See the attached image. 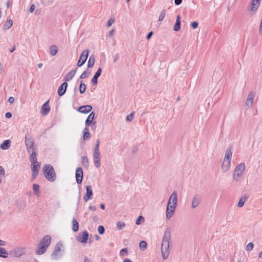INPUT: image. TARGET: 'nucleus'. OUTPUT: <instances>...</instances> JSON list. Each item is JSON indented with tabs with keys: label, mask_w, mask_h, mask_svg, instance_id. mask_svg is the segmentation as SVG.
I'll return each instance as SVG.
<instances>
[{
	"label": "nucleus",
	"mask_w": 262,
	"mask_h": 262,
	"mask_svg": "<svg viewBox=\"0 0 262 262\" xmlns=\"http://www.w3.org/2000/svg\"><path fill=\"white\" fill-rule=\"evenodd\" d=\"M152 34L153 32L152 31L149 32L146 36V39L148 40L152 36Z\"/></svg>",
	"instance_id": "nucleus-56"
},
{
	"label": "nucleus",
	"mask_w": 262,
	"mask_h": 262,
	"mask_svg": "<svg viewBox=\"0 0 262 262\" xmlns=\"http://www.w3.org/2000/svg\"><path fill=\"white\" fill-rule=\"evenodd\" d=\"M253 100L247 99L246 101V105L248 108H250V107H252V106L253 105Z\"/></svg>",
	"instance_id": "nucleus-40"
},
{
	"label": "nucleus",
	"mask_w": 262,
	"mask_h": 262,
	"mask_svg": "<svg viewBox=\"0 0 262 262\" xmlns=\"http://www.w3.org/2000/svg\"><path fill=\"white\" fill-rule=\"evenodd\" d=\"M114 33V30L113 29L112 30L110 31L109 33H108V35L112 36V35H113Z\"/></svg>",
	"instance_id": "nucleus-63"
},
{
	"label": "nucleus",
	"mask_w": 262,
	"mask_h": 262,
	"mask_svg": "<svg viewBox=\"0 0 262 262\" xmlns=\"http://www.w3.org/2000/svg\"><path fill=\"white\" fill-rule=\"evenodd\" d=\"M58 52L57 47L55 45H52L50 48V54L52 56L55 55Z\"/></svg>",
	"instance_id": "nucleus-31"
},
{
	"label": "nucleus",
	"mask_w": 262,
	"mask_h": 262,
	"mask_svg": "<svg viewBox=\"0 0 262 262\" xmlns=\"http://www.w3.org/2000/svg\"><path fill=\"white\" fill-rule=\"evenodd\" d=\"M99 144H100V141L99 139L97 140H96V145H95V147L94 148V150L95 151H100L99 150Z\"/></svg>",
	"instance_id": "nucleus-46"
},
{
	"label": "nucleus",
	"mask_w": 262,
	"mask_h": 262,
	"mask_svg": "<svg viewBox=\"0 0 262 262\" xmlns=\"http://www.w3.org/2000/svg\"><path fill=\"white\" fill-rule=\"evenodd\" d=\"M261 0H252L250 10L255 13L258 8Z\"/></svg>",
	"instance_id": "nucleus-20"
},
{
	"label": "nucleus",
	"mask_w": 262,
	"mask_h": 262,
	"mask_svg": "<svg viewBox=\"0 0 262 262\" xmlns=\"http://www.w3.org/2000/svg\"><path fill=\"white\" fill-rule=\"evenodd\" d=\"M94 117L95 113L91 112L85 120V125L86 126H89L92 124Z\"/></svg>",
	"instance_id": "nucleus-23"
},
{
	"label": "nucleus",
	"mask_w": 262,
	"mask_h": 262,
	"mask_svg": "<svg viewBox=\"0 0 262 262\" xmlns=\"http://www.w3.org/2000/svg\"><path fill=\"white\" fill-rule=\"evenodd\" d=\"M64 252V247L60 242L57 243L51 255V258L53 260H57L61 258Z\"/></svg>",
	"instance_id": "nucleus-6"
},
{
	"label": "nucleus",
	"mask_w": 262,
	"mask_h": 262,
	"mask_svg": "<svg viewBox=\"0 0 262 262\" xmlns=\"http://www.w3.org/2000/svg\"><path fill=\"white\" fill-rule=\"evenodd\" d=\"M98 78L97 77L95 76H93V78L92 79V83L94 85H96L98 83Z\"/></svg>",
	"instance_id": "nucleus-50"
},
{
	"label": "nucleus",
	"mask_w": 262,
	"mask_h": 262,
	"mask_svg": "<svg viewBox=\"0 0 262 262\" xmlns=\"http://www.w3.org/2000/svg\"><path fill=\"white\" fill-rule=\"evenodd\" d=\"M5 169L2 166H0V177H4V176H5Z\"/></svg>",
	"instance_id": "nucleus-49"
},
{
	"label": "nucleus",
	"mask_w": 262,
	"mask_h": 262,
	"mask_svg": "<svg viewBox=\"0 0 262 262\" xmlns=\"http://www.w3.org/2000/svg\"><path fill=\"white\" fill-rule=\"evenodd\" d=\"M127 249L126 248H123L121 250L120 252V254L121 256H124L125 255H126L127 254Z\"/></svg>",
	"instance_id": "nucleus-47"
},
{
	"label": "nucleus",
	"mask_w": 262,
	"mask_h": 262,
	"mask_svg": "<svg viewBox=\"0 0 262 262\" xmlns=\"http://www.w3.org/2000/svg\"><path fill=\"white\" fill-rule=\"evenodd\" d=\"M123 262H132V261L129 259H124Z\"/></svg>",
	"instance_id": "nucleus-64"
},
{
	"label": "nucleus",
	"mask_w": 262,
	"mask_h": 262,
	"mask_svg": "<svg viewBox=\"0 0 262 262\" xmlns=\"http://www.w3.org/2000/svg\"><path fill=\"white\" fill-rule=\"evenodd\" d=\"M9 253L8 251L3 247H0V257L3 258L8 257Z\"/></svg>",
	"instance_id": "nucleus-30"
},
{
	"label": "nucleus",
	"mask_w": 262,
	"mask_h": 262,
	"mask_svg": "<svg viewBox=\"0 0 262 262\" xmlns=\"http://www.w3.org/2000/svg\"><path fill=\"white\" fill-rule=\"evenodd\" d=\"M25 249L24 247H19L13 249L10 253L15 257H20L24 254Z\"/></svg>",
	"instance_id": "nucleus-8"
},
{
	"label": "nucleus",
	"mask_w": 262,
	"mask_h": 262,
	"mask_svg": "<svg viewBox=\"0 0 262 262\" xmlns=\"http://www.w3.org/2000/svg\"><path fill=\"white\" fill-rule=\"evenodd\" d=\"M89 238V233L87 231L85 230L82 233H80L77 236V240L78 242L82 244H85L87 242Z\"/></svg>",
	"instance_id": "nucleus-12"
},
{
	"label": "nucleus",
	"mask_w": 262,
	"mask_h": 262,
	"mask_svg": "<svg viewBox=\"0 0 262 262\" xmlns=\"http://www.w3.org/2000/svg\"><path fill=\"white\" fill-rule=\"evenodd\" d=\"M255 94L253 92H250L248 95L247 99L253 100Z\"/></svg>",
	"instance_id": "nucleus-48"
},
{
	"label": "nucleus",
	"mask_w": 262,
	"mask_h": 262,
	"mask_svg": "<svg viewBox=\"0 0 262 262\" xmlns=\"http://www.w3.org/2000/svg\"><path fill=\"white\" fill-rule=\"evenodd\" d=\"M259 33L260 35H262V17L260 19V26L259 28Z\"/></svg>",
	"instance_id": "nucleus-54"
},
{
	"label": "nucleus",
	"mask_w": 262,
	"mask_h": 262,
	"mask_svg": "<svg viewBox=\"0 0 262 262\" xmlns=\"http://www.w3.org/2000/svg\"><path fill=\"white\" fill-rule=\"evenodd\" d=\"M89 53L88 50H85L82 52L77 64L78 67H81L85 63L88 57Z\"/></svg>",
	"instance_id": "nucleus-7"
},
{
	"label": "nucleus",
	"mask_w": 262,
	"mask_h": 262,
	"mask_svg": "<svg viewBox=\"0 0 262 262\" xmlns=\"http://www.w3.org/2000/svg\"><path fill=\"white\" fill-rule=\"evenodd\" d=\"M82 165L86 168H88L89 166V162L86 156H82L81 157Z\"/></svg>",
	"instance_id": "nucleus-32"
},
{
	"label": "nucleus",
	"mask_w": 262,
	"mask_h": 262,
	"mask_svg": "<svg viewBox=\"0 0 262 262\" xmlns=\"http://www.w3.org/2000/svg\"><path fill=\"white\" fill-rule=\"evenodd\" d=\"M35 8V5L34 4L31 5L30 6V8L29 9L30 12L32 13L34 11Z\"/></svg>",
	"instance_id": "nucleus-55"
},
{
	"label": "nucleus",
	"mask_w": 262,
	"mask_h": 262,
	"mask_svg": "<svg viewBox=\"0 0 262 262\" xmlns=\"http://www.w3.org/2000/svg\"><path fill=\"white\" fill-rule=\"evenodd\" d=\"M125 226V224L124 222H118L117 223L116 228L118 230H121Z\"/></svg>",
	"instance_id": "nucleus-37"
},
{
	"label": "nucleus",
	"mask_w": 262,
	"mask_h": 262,
	"mask_svg": "<svg viewBox=\"0 0 262 262\" xmlns=\"http://www.w3.org/2000/svg\"><path fill=\"white\" fill-rule=\"evenodd\" d=\"M245 164L244 163L238 164L233 172V180L236 182H240L245 173Z\"/></svg>",
	"instance_id": "nucleus-3"
},
{
	"label": "nucleus",
	"mask_w": 262,
	"mask_h": 262,
	"mask_svg": "<svg viewBox=\"0 0 262 262\" xmlns=\"http://www.w3.org/2000/svg\"><path fill=\"white\" fill-rule=\"evenodd\" d=\"M86 90V85L83 83V81H81L80 83V85L79 87V91L80 94H83L85 92Z\"/></svg>",
	"instance_id": "nucleus-34"
},
{
	"label": "nucleus",
	"mask_w": 262,
	"mask_h": 262,
	"mask_svg": "<svg viewBox=\"0 0 262 262\" xmlns=\"http://www.w3.org/2000/svg\"><path fill=\"white\" fill-rule=\"evenodd\" d=\"M181 27V16L180 15H178L177 16V19L176 24L173 27V30L174 31H178L180 30Z\"/></svg>",
	"instance_id": "nucleus-25"
},
{
	"label": "nucleus",
	"mask_w": 262,
	"mask_h": 262,
	"mask_svg": "<svg viewBox=\"0 0 262 262\" xmlns=\"http://www.w3.org/2000/svg\"><path fill=\"white\" fill-rule=\"evenodd\" d=\"M90 74H91L90 72L85 71L81 74V75L80 76V78H81V79L86 78L90 75Z\"/></svg>",
	"instance_id": "nucleus-38"
},
{
	"label": "nucleus",
	"mask_w": 262,
	"mask_h": 262,
	"mask_svg": "<svg viewBox=\"0 0 262 262\" xmlns=\"http://www.w3.org/2000/svg\"><path fill=\"white\" fill-rule=\"evenodd\" d=\"M102 71V69L101 68H99L97 70V72L95 73L94 76L98 78L101 75Z\"/></svg>",
	"instance_id": "nucleus-45"
},
{
	"label": "nucleus",
	"mask_w": 262,
	"mask_h": 262,
	"mask_svg": "<svg viewBox=\"0 0 262 262\" xmlns=\"http://www.w3.org/2000/svg\"><path fill=\"white\" fill-rule=\"evenodd\" d=\"M68 87V83L66 82H63L58 89V95L59 96H63L66 92Z\"/></svg>",
	"instance_id": "nucleus-18"
},
{
	"label": "nucleus",
	"mask_w": 262,
	"mask_h": 262,
	"mask_svg": "<svg viewBox=\"0 0 262 262\" xmlns=\"http://www.w3.org/2000/svg\"><path fill=\"white\" fill-rule=\"evenodd\" d=\"M139 247L141 250H144L147 248V243L144 241H142L139 243Z\"/></svg>",
	"instance_id": "nucleus-36"
},
{
	"label": "nucleus",
	"mask_w": 262,
	"mask_h": 262,
	"mask_svg": "<svg viewBox=\"0 0 262 262\" xmlns=\"http://www.w3.org/2000/svg\"><path fill=\"white\" fill-rule=\"evenodd\" d=\"M79 229V225L76 219H73L72 220V230L74 232H76Z\"/></svg>",
	"instance_id": "nucleus-33"
},
{
	"label": "nucleus",
	"mask_w": 262,
	"mask_h": 262,
	"mask_svg": "<svg viewBox=\"0 0 262 262\" xmlns=\"http://www.w3.org/2000/svg\"><path fill=\"white\" fill-rule=\"evenodd\" d=\"M178 196L177 193L176 191H174L170 196L167 205L171 206V204H172V206L176 207L177 205Z\"/></svg>",
	"instance_id": "nucleus-14"
},
{
	"label": "nucleus",
	"mask_w": 262,
	"mask_h": 262,
	"mask_svg": "<svg viewBox=\"0 0 262 262\" xmlns=\"http://www.w3.org/2000/svg\"><path fill=\"white\" fill-rule=\"evenodd\" d=\"M92 106L90 105H86L80 106L78 109V111L82 114H86L91 111Z\"/></svg>",
	"instance_id": "nucleus-19"
},
{
	"label": "nucleus",
	"mask_w": 262,
	"mask_h": 262,
	"mask_svg": "<svg viewBox=\"0 0 262 262\" xmlns=\"http://www.w3.org/2000/svg\"><path fill=\"white\" fill-rule=\"evenodd\" d=\"M254 244L252 243H249L246 246V249L247 251H251L253 249Z\"/></svg>",
	"instance_id": "nucleus-43"
},
{
	"label": "nucleus",
	"mask_w": 262,
	"mask_h": 262,
	"mask_svg": "<svg viewBox=\"0 0 262 262\" xmlns=\"http://www.w3.org/2000/svg\"><path fill=\"white\" fill-rule=\"evenodd\" d=\"M49 101L48 100L41 106V112L43 115H47L50 111V108L49 105Z\"/></svg>",
	"instance_id": "nucleus-22"
},
{
	"label": "nucleus",
	"mask_w": 262,
	"mask_h": 262,
	"mask_svg": "<svg viewBox=\"0 0 262 262\" xmlns=\"http://www.w3.org/2000/svg\"><path fill=\"white\" fill-rule=\"evenodd\" d=\"M86 188V193L83 196V200L85 202H88L89 200L92 198L93 195V191L92 189V187L90 185L86 186L85 187Z\"/></svg>",
	"instance_id": "nucleus-15"
},
{
	"label": "nucleus",
	"mask_w": 262,
	"mask_h": 262,
	"mask_svg": "<svg viewBox=\"0 0 262 262\" xmlns=\"http://www.w3.org/2000/svg\"><path fill=\"white\" fill-rule=\"evenodd\" d=\"M201 202V196L199 194H195L193 196L191 203V207L192 209H194L199 206Z\"/></svg>",
	"instance_id": "nucleus-9"
},
{
	"label": "nucleus",
	"mask_w": 262,
	"mask_h": 262,
	"mask_svg": "<svg viewBox=\"0 0 262 262\" xmlns=\"http://www.w3.org/2000/svg\"><path fill=\"white\" fill-rule=\"evenodd\" d=\"M232 151L231 148H227L225 154V157L222 165V170L223 172H226L230 168Z\"/></svg>",
	"instance_id": "nucleus-4"
},
{
	"label": "nucleus",
	"mask_w": 262,
	"mask_h": 262,
	"mask_svg": "<svg viewBox=\"0 0 262 262\" xmlns=\"http://www.w3.org/2000/svg\"><path fill=\"white\" fill-rule=\"evenodd\" d=\"M98 231L100 234H102L104 233L105 229L104 227L102 225L98 226Z\"/></svg>",
	"instance_id": "nucleus-42"
},
{
	"label": "nucleus",
	"mask_w": 262,
	"mask_h": 262,
	"mask_svg": "<svg viewBox=\"0 0 262 262\" xmlns=\"http://www.w3.org/2000/svg\"><path fill=\"white\" fill-rule=\"evenodd\" d=\"M144 221V219L143 216L140 215L138 216V219L136 221V224L138 225H140L141 222H143Z\"/></svg>",
	"instance_id": "nucleus-39"
},
{
	"label": "nucleus",
	"mask_w": 262,
	"mask_h": 262,
	"mask_svg": "<svg viewBox=\"0 0 262 262\" xmlns=\"http://www.w3.org/2000/svg\"><path fill=\"white\" fill-rule=\"evenodd\" d=\"M93 161L95 166L97 168L100 167L101 165L100 162V151L94 150L93 154Z\"/></svg>",
	"instance_id": "nucleus-10"
},
{
	"label": "nucleus",
	"mask_w": 262,
	"mask_h": 262,
	"mask_svg": "<svg viewBox=\"0 0 262 262\" xmlns=\"http://www.w3.org/2000/svg\"><path fill=\"white\" fill-rule=\"evenodd\" d=\"M165 13H166V12H165V10H163L161 12V13L159 17V21H162L163 20V19H164V18L165 16Z\"/></svg>",
	"instance_id": "nucleus-41"
},
{
	"label": "nucleus",
	"mask_w": 262,
	"mask_h": 262,
	"mask_svg": "<svg viewBox=\"0 0 262 262\" xmlns=\"http://www.w3.org/2000/svg\"><path fill=\"white\" fill-rule=\"evenodd\" d=\"M115 21V19L114 18L110 19L107 23L106 26L110 27L113 23Z\"/></svg>",
	"instance_id": "nucleus-53"
},
{
	"label": "nucleus",
	"mask_w": 262,
	"mask_h": 262,
	"mask_svg": "<svg viewBox=\"0 0 262 262\" xmlns=\"http://www.w3.org/2000/svg\"><path fill=\"white\" fill-rule=\"evenodd\" d=\"M5 116H6V118H9L11 117L12 114L10 112H7V113H6Z\"/></svg>",
	"instance_id": "nucleus-59"
},
{
	"label": "nucleus",
	"mask_w": 262,
	"mask_h": 262,
	"mask_svg": "<svg viewBox=\"0 0 262 262\" xmlns=\"http://www.w3.org/2000/svg\"><path fill=\"white\" fill-rule=\"evenodd\" d=\"M76 182L78 184H80L82 183L83 177V172L81 167H78L76 170L75 173Z\"/></svg>",
	"instance_id": "nucleus-13"
},
{
	"label": "nucleus",
	"mask_w": 262,
	"mask_h": 262,
	"mask_svg": "<svg viewBox=\"0 0 262 262\" xmlns=\"http://www.w3.org/2000/svg\"><path fill=\"white\" fill-rule=\"evenodd\" d=\"M25 145L27 148V151L30 153L32 151L35 150L34 142L33 139L31 138H27L25 139Z\"/></svg>",
	"instance_id": "nucleus-11"
},
{
	"label": "nucleus",
	"mask_w": 262,
	"mask_h": 262,
	"mask_svg": "<svg viewBox=\"0 0 262 262\" xmlns=\"http://www.w3.org/2000/svg\"><path fill=\"white\" fill-rule=\"evenodd\" d=\"M89 209L91 210L95 211L96 210V207L95 206H90Z\"/></svg>",
	"instance_id": "nucleus-60"
},
{
	"label": "nucleus",
	"mask_w": 262,
	"mask_h": 262,
	"mask_svg": "<svg viewBox=\"0 0 262 262\" xmlns=\"http://www.w3.org/2000/svg\"><path fill=\"white\" fill-rule=\"evenodd\" d=\"M182 2V0H174V4L176 5H180Z\"/></svg>",
	"instance_id": "nucleus-58"
},
{
	"label": "nucleus",
	"mask_w": 262,
	"mask_h": 262,
	"mask_svg": "<svg viewBox=\"0 0 262 262\" xmlns=\"http://www.w3.org/2000/svg\"><path fill=\"white\" fill-rule=\"evenodd\" d=\"M134 112H132L129 115H127L126 117V120L127 121H131L134 118Z\"/></svg>",
	"instance_id": "nucleus-44"
},
{
	"label": "nucleus",
	"mask_w": 262,
	"mask_h": 262,
	"mask_svg": "<svg viewBox=\"0 0 262 262\" xmlns=\"http://www.w3.org/2000/svg\"><path fill=\"white\" fill-rule=\"evenodd\" d=\"M8 102L10 104L13 103V102H14V98L13 97H9V98L8 99Z\"/></svg>",
	"instance_id": "nucleus-57"
},
{
	"label": "nucleus",
	"mask_w": 262,
	"mask_h": 262,
	"mask_svg": "<svg viewBox=\"0 0 262 262\" xmlns=\"http://www.w3.org/2000/svg\"><path fill=\"white\" fill-rule=\"evenodd\" d=\"M84 262H92L89 258L85 257L84 259Z\"/></svg>",
	"instance_id": "nucleus-62"
},
{
	"label": "nucleus",
	"mask_w": 262,
	"mask_h": 262,
	"mask_svg": "<svg viewBox=\"0 0 262 262\" xmlns=\"http://www.w3.org/2000/svg\"><path fill=\"white\" fill-rule=\"evenodd\" d=\"M76 71V69L73 70L71 71H70L65 76V77L63 78V80H64L66 82L71 80L75 76Z\"/></svg>",
	"instance_id": "nucleus-21"
},
{
	"label": "nucleus",
	"mask_w": 262,
	"mask_h": 262,
	"mask_svg": "<svg viewBox=\"0 0 262 262\" xmlns=\"http://www.w3.org/2000/svg\"><path fill=\"white\" fill-rule=\"evenodd\" d=\"M40 165L38 163L33 164L31 167V170L32 171V179H35L38 173L39 168Z\"/></svg>",
	"instance_id": "nucleus-17"
},
{
	"label": "nucleus",
	"mask_w": 262,
	"mask_h": 262,
	"mask_svg": "<svg viewBox=\"0 0 262 262\" xmlns=\"http://www.w3.org/2000/svg\"><path fill=\"white\" fill-rule=\"evenodd\" d=\"M39 186L37 184H34L33 185V190L34 193V194L36 196H38L39 194Z\"/></svg>",
	"instance_id": "nucleus-35"
},
{
	"label": "nucleus",
	"mask_w": 262,
	"mask_h": 262,
	"mask_svg": "<svg viewBox=\"0 0 262 262\" xmlns=\"http://www.w3.org/2000/svg\"><path fill=\"white\" fill-rule=\"evenodd\" d=\"M198 25H199L198 23L196 21H193L191 24V27L193 29H196L198 27Z\"/></svg>",
	"instance_id": "nucleus-52"
},
{
	"label": "nucleus",
	"mask_w": 262,
	"mask_h": 262,
	"mask_svg": "<svg viewBox=\"0 0 262 262\" xmlns=\"http://www.w3.org/2000/svg\"><path fill=\"white\" fill-rule=\"evenodd\" d=\"M247 198H248L245 195L242 196L238 201L237 206L239 208L242 207L247 201Z\"/></svg>",
	"instance_id": "nucleus-28"
},
{
	"label": "nucleus",
	"mask_w": 262,
	"mask_h": 262,
	"mask_svg": "<svg viewBox=\"0 0 262 262\" xmlns=\"http://www.w3.org/2000/svg\"><path fill=\"white\" fill-rule=\"evenodd\" d=\"M30 153V159L32 165H33V164L38 163L37 161L36 153L35 150L32 151Z\"/></svg>",
	"instance_id": "nucleus-24"
},
{
	"label": "nucleus",
	"mask_w": 262,
	"mask_h": 262,
	"mask_svg": "<svg viewBox=\"0 0 262 262\" xmlns=\"http://www.w3.org/2000/svg\"><path fill=\"white\" fill-rule=\"evenodd\" d=\"M43 173L46 178L50 182H54L56 179V175L54 168L50 164L44 165Z\"/></svg>",
	"instance_id": "nucleus-5"
},
{
	"label": "nucleus",
	"mask_w": 262,
	"mask_h": 262,
	"mask_svg": "<svg viewBox=\"0 0 262 262\" xmlns=\"http://www.w3.org/2000/svg\"><path fill=\"white\" fill-rule=\"evenodd\" d=\"M11 142L9 140H5L2 144H1L0 147L3 150L8 149L10 146Z\"/></svg>",
	"instance_id": "nucleus-26"
},
{
	"label": "nucleus",
	"mask_w": 262,
	"mask_h": 262,
	"mask_svg": "<svg viewBox=\"0 0 262 262\" xmlns=\"http://www.w3.org/2000/svg\"><path fill=\"white\" fill-rule=\"evenodd\" d=\"M95 62V57L93 55H91L88 60V68H91L93 67L94 65Z\"/></svg>",
	"instance_id": "nucleus-29"
},
{
	"label": "nucleus",
	"mask_w": 262,
	"mask_h": 262,
	"mask_svg": "<svg viewBox=\"0 0 262 262\" xmlns=\"http://www.w3.org/2000/svg\"><path fill=\"white\" fill-rule=\"evenodd\" d=\"M6 242L3 240L0 239V246H5Z\"/></svg>",
	"instance_id": "nucleus-61"
},
{
	"label": "nucleus",
	"mask_w": 262,
	"mask_h": 262,
	"mask_svg": "<svg viewBox=\"0 0 262 262\" xmlns=\"http://www.w3.org/2000/svg\"><path fill=\"white\" fill-rule=\"evenodd\" d=\"M171 240V230L166 228L164 231L161 244V253L163 259H166L170 254V242Z\"/></svg>",
	"instance_id": "nucleus-1"
},
{
	"label": "nucleus",
	"mask_w": 262,
	"mask_h": 262,
	"mask_svg": "<svg viewBox=\"0 0 262 262\" xmlns=\"http://www.w3.org/2000/svg\"><path fill=\"white\" fill-rule=\"evenodd\" d=\"M13 25V21L11 19H8L6 21V23L4 24L3 29L4 30H7L9 29Z\"/></svg>",
	"instance_id": "nucleus-27"
},
{
	"label": "nucleus",
	"mask_w": 262,
	"mask_h": 262,
	"mask_svg": "<svg viewBox=\"0 0 262 262\" xmlns=\"http://www.w3.org/2000/svg\"><path fill=\"white\" fill-rule=\"evenodd\" d=\"M51 242V237L49 235L45 236L38 243L35 254L38 255L44 254L47 250Z\"/></svg>",
	"instance_id": "nucleus-2"
},
{
	"label": "nucleus",
	"mask_w": 262,
	"mask_h": 262,
	"mask_svg": "<svg viewBox=\"0 0 262 262\" xmlns=\"http://www.w3.org/2000/svg\"><path fill=\"white\" fill-rule=\"evenodd\" d=\"M90 137V133L89 132H84L83 135L84 140H86Z\"/></svg>",
	"instance_id": "nucleus-51"
},
{
	"label": "nucleus",
	"mask_w": 262,
	"mask_h": 262,
	"mask_svg": "<svg viewBox=\"0 0 262 262\" xmlns=\"http://www.w3.org/2000/svg\"><path fill=\"white\" fill-rule=\"evenodd\" d=\"M176 207L174 206H171L169 205H167L166 210V216L167 220H169L173 215Z\"/></svg>",
	"instance_id": "nucleus-16"
}]
</instances>
